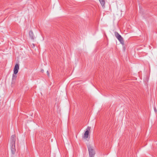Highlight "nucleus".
Returning <instances> with one entry per match:
<instances>
[{"instance_id":"f257e3e1","label":"nucleus","mask_w":157,"mask_h":157,"mask_svg":"<svg viewBox=\"0 0 157 157\" xmlns=\"http://www.w3.org/2000/svg\"><path fill=\"white\" fill-rule=\"evenodd\" d=\"M87 148L89 151V157H94L95 152L93 147L89 144L87 145Z\"/></svg>"},{"instance_id":"f03ea898","label":"nucleus","mask_w":157,"mask_h":157,"mask_svg":"<svg viewBox=\"0 0 157 157\" xmlns=\"http://www.w3.org/2000/svg\"><path fill=\"white\" fill-rule=\"evenodd\" d=\"M114 34L115 36L120 41V43L122 45H124L123 38L117 32H115Z\"/></svg>"},{"instance_id":"7ed1b4c3","label":"nucleus","mask_w":157,"mask_h":157,"mask_svg":"<svg viewBox=\"0 0 157 157\" xmlns=\"http://www.w3.org/2000/svg\"><path fill=\"white\" fill-rule=\"evenodd\" d=\"M19 69V65L18 64H16L13 69V73L16 75L18 72Z\"/></svg>"},{"instance_id":"20e7f679","label":"nucleus","mask_w":157,"mask_h":157,"mask_svg":"<svg viewBox=\"0 0 157 157\" xmlns=\"http://www.w3.org/2000/svg\"><path fill=\"white\" fill-rule=\"evenodd\" d=\"M11 145H15L16 141V136L15 135H12L11 136Z\"/></svg>"},{"instance_id":"39448f33","label":"nucleus","mask_w":157,"mask_h":157,"mask_svg":"<svg viewBox=\"0 0 157 157\" xmlns=\"http://www.w3.org/2000/svg\"><path fill=\"white\" fill-rule=\"evenodd\" d=\"M29 37L32 40H34V34L32 30H30L29 32Z\"/></svg>"},{"instance_id":"423d86ee","label":"nucleus","mask_w":157,"mask_h":157,"mask_svg":"<svg viewBox=\"0 0 157 157\" xmlns=\"http://www.w3.org/2000/svg\"><path fill=\"white\" fill-rule=\"evenodd\" d=\"M11 151L12 153L14 155L15 154L16 151V149L15 148V145H11Z\"/></svg>"},{"instance_id":"0eeeda50","label":"nucleus","mask_w":157,"mask_h":157,"mask_svg":"<svg viewBox=\"0 0 157 157\" xmlns=\"http://www.w3.org/2000/svg\"><path fill=\"white\" fill-rule=\"evenodd\" d=\"M103 8L105 7V0H99Z\"/></svg>"},{"instance_id":"6e6552de","label":"nucleus","mask_w":157,"mask_h":157,"mask_svg":"<svg viewBox=\"0 0 157 157\" xmlns=\"http://www.w3.org/2000/svg\"><path fill=\"white\" fill-rule=\"evenodd\" d=\"M17 77V76L16 75L14 74V73L13 75L12 78V83L14 82V81L15 80L16 78Z\"/></svg>"},{"instance_id":"1a4fd4ad","label":"nucleus","mask_w":157,"mask_h":157,"mask_svg":"<svg viewBox=\"0 0 157 157\" xmlns=\"http://www.w3.org/2000/svg\"><path fill=\"white\" fill-rule=\"evenodd\" d=\"M89 134V131H88V130H86V131L85 132L84 134V138L85 139L87 138L88 137Z\"/></svg>"},{"instance_id":"9d476101","label":"nucleus","mask_w":157,"mask_h":157,"mask_svg":"<svg viewBox=\"0 0 157 157\" xmlns=\"http://www.w3.org/2000/svg\"><path fill=\"white\" fill-rule=\"evenodd\" d=\"M154 111H155V113H157V110L156 109V107L155 106L154 107Z\"/></svg>"},{"instance_id":"9b49d317","label":"nucleus","mask_w":157,"mask_h":157,"mask_svg":"<svg viewBox=\"0 0 157 157\" xmlns=\"http://www.w3.org/2000/svg\"><path fill=\"white\" fill-rule=\"evenodd\" d=\"M90 129H91L90 127H88L86 129V130H88V131H89V130H90Z\"/></svg>"},{"instance_id":"f8f14e48","label":"nucleus","mask_w":157,"mask_h":157,"mask_svg":"<svg viewBox=\"0 0 157 157\" xmlns=\"http://www.w3.org/2000/svg\"><path fill=\"white\" fill-rule=\"evenodd\" d=\"M47 75L48 76H49V71H47Z\"/></svg>"}]
</instances>
